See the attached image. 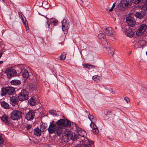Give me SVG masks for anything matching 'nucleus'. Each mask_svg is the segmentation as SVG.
<instances>
[{"mask_svg": "<svg viewBox=\"0 0 147 147\" xmlns=\"http://www.w3.org/2000/svg\"><path fill=\"white\" fill-rule=\"evenodd\" d=\"M49 133V134H56L57 136H60L63 132V130L59 129L55 123H50V125L48 129Z\"/></svg>", "mask_w": 147, "mask_h": 147, "instance_id": "f257e3e1", "label": "nucleus"}, {"mask_svg": "<svg viewBox=\"0 0 147 147\" xmlns=\"http://www.w3.org/2000/svg\"><path fill=\"white\" fill-rule=\"evenodd\" d=\"M88 116L89 119L91 121L90 126L92 129V131L93 133L95 135L99 133V130L94 123L96 122V118H94L93 115H90V113H89Z\"/></svg>", "mask_w": 147, "mask_h": 147, "instance_id": "f03ea898", "label": "nucleus"}, {"mask_svg": "<svg viewBox=\"0 0 147 147\" xmlns=\"http://www.w3.org/2000/svg\"><path fill=\"white\" fill-rule=\"evenodd\" d=\"M59 129L63 130L65 126L69 127L71 125L70 122L67 119H61L56 122Z\"/></svg>", "mask_w": 147, "mask_h": 147, "instance_id": "7ed1b4c3", "label": "nucleus"}, {"mask_svg": "<svg viewBox=\"0 0 147 147\" xmlns=\"http://www.w3.org/2000/svg\"><path fill=\"white\" fill-rule=\"evenodd\" d=\"M15 88L12 87H8L3 88L1 90V94L2 96H5L7 94L11 95L15 92Z\"/></svg>", "mask_w": 147, "mask_h": 147, "instance_id": "20e7f679", "label": "nucleus"}, {"mask_svg": "<svg viewBox=\"0 0 147 147\" xmlns=\"http://www.w3.org/2000/svg\"><path fill=\"white\" fill-rule=\"evenodd\" d=\"M22 113L20 111L15 110L11 113L10 118L13 120H17L22 117Z\"/></svg>", "mask_w": 147, "mask_h": 147, "instance_id": "39448f33", "label": "nucleus"}, {"mask_svg": "<svg viewBox=\"0 0 147 147\" xmlns=\"http://www.w3.org/2000/svg\"><path fill=\"white\" fill-rule=\"evenodd\" d=\"M18 98L20 101H23L28 99V92L25 89H22L18 94Z\"/></svg>", "mask_w": 147, "mask_h": 147, "instance_id": "423d86ee", "label": "nucleus"}, {"mask_svg": "<svg viewBox=\"0 0 147 147\" xmlns=\"http://www.w3.org/2000/svg\"><path fill=\"white\" fill-rule=\"evenodd\" d=\"M78 136L77 135L73 134L71 131L67 132L66 134L65 137H66L67 139V140H66L67 142L71 140L74 141L77 140V141H78Z\"/></svg>", "mask_w": 147, "mask_h": 147, "instance_id": "0eeeda50", "label": "nucleus"}, {"mask_svg": "<svg viewBox=\"0 0 147 147\" xmlns=\"http://www.w3.org/2000/svg\"><path fill=\"white\" fill-rule=\"evenodd\" d=\"M5 73L9 78H11L12 77L16 76L17 75V72L15 69H10L9 68L6 69Z\"/></svg>", "mask_w": 147, "mask_h": 147, "instance_id": "6e6552de", "label": "nucleus"}, {"mask_svg": "<svg viewBox=\"0 0 147 147\" xmlns=\"http://www.w3.org/2000/svg\"><path fill=\"white\" fill-rule=\"evenodd\" d=\"M34 116L35 112L33 110H30L26 114L25 117L28 120H31L33 119Z\"/></svg>", "mask_w": 147, "mask_h": 147, "instance_id": "1a4fd4ad", "label": "nucleus"}, {"mask_svg": "<svg viewBox=\"0 0 147 147\" xmlns=\"http://www.w3.org/2000/svg\"><path fill=\"white\" fill-rule=\"evenodd\" d=\"M147 25L146 24H142L140 27L138 29L136 32L137 36H140L144 33L147 28Z\"/></svg>", "mask_w": 147, "mask_h": 147, "instance_id": "9d476101", "label": "nucleus"}, {"mask_svg": "<svg viewBox=\"0 0 147 147\" xmlns=\"http://www.w3.org/2000/svg\"><path fill=\"white\" fill-rule=\"evenodd\" d=\"M61 22L63 31H67L69 27V22L66 20H64L62 21Z\"/></svg>", "mask_w": 147, "mask_h": 147, "instance_id": "9b49d317", "label": "nucleus"}, {"mask_svg": "<svg viewBox=\"0 0 147 147\" xmlns=\"http://www.w3.org/2000/svg\"><path fill=\"white\" fill-rule=\"evenodd\" d=\"M126 21L128 25L131 27L134 26L136 23L134 18L130 16H128L126 18Z\"/></svg>", "mask_w": 147, "mask_h": 147, "instance_id": "f8f14e48", "label": "nucleus"}, {"mask_svg": "<svg viewBox=\"0 0 147 147\" xmlns=\"http://www.w3.org/2000/svg\"><path fill=\"white\" fill-rule=\"evenodd\" d=\"M18 102V100L17 97L12 96L10 97V104L13 106L17 105Z\"/></svg>", "mask_w": 147, "mask_h": 147, "instance_id": "ddd939ff", "label": "nucleus"}, {"mask_svg": "<svg viewBox=\"0 0 147 147\" xmlns=\"http://www.w3.org/2000/svg\"><path fill=\"white\" fill-rule=\"evenodd\" d=\"M2 121L7 125L10 124L11 123V121L10 118L6 115H4L1 117Z\"/></svg>", "mask_w": 147, "mask_h": 147, "instance_id": "4468645a", "label": "nucleus"}, {"mask_svg": "<svg viewBox=\"0 0 147 147\" xmlns=\"http://www.w3.org/2000/svg\"><path fill=\"white\" fill-rule=\"evenodd\" d=\"M19 15L20 18L22 20V22L25 25L26 28V30H29V28L28 26V22L27 21L25 17H23V15L21 13L20 14L19 13Z\"/></svg>", "mask_w": 147, "mask_h": 147, "instance_id": "2eb2a0df", "label": "nucleus"}, {"mask_svg": "<svg viewBox=\"0 0 147 147\" xmlns=\"http://www.w3.org/2000/svg\"><path fill=\"white\" fill-rule=\"evenodd\" d=\"M81 142H83V144L84 145V147H90L91 146V144H93L94 143V141H90L87 139L84 140H82Z\"/></svg>", "mask_w": 147, "mask_h": 147, "instance_id": "dca6fc26", "label": "nucleus"}, {"mask_svg": "<svg viewBox=\"0 0 147 147\" xmlns=\"http://www.w3.org/2000/svg\"><path fill=\"white\" fill-rule=\"evenodd\" d=\"M104 32L109 36H113V29L111 27H107L105 29Z\"/></svg>", "mask_w": 147, "mask_h": 147, "instance_id": "f3484780", "label": "nucleus"}, {"mask_svg": "<svg viewBox=\"0 0 147 147\" xmlns=\"http://www.w3.org/2000/svg\"><path fill=\"white\" fill-rule=\"evenodd\" d=\"M37 88V86L36 84H31L28 85L27 88L29 90L33 91L36 89Z\"/></svg>", "mask_w": 147, "mask_h": 147, "instance_id": "a211bd4d", "label": "nucleus"}, {"mask_svg": "<svg viewBox=\"0 0 147 147\" xmlns=\"http://www.w3.org/2000/svg\"><path fill=\"white\" fill-rule=\"evenodd\" d=\"M145 15V13L144 11H141L135 13V16L137 18H142Z\"/></svg>", "mask_w": 147, "mask_h": 147, "instance_id": "6ab92c4d", "label": "nucleus"}, {"mask_svg": "<svg viewBox=\"0 0 147 147\" xmlns=\"http://www.w3.org/2000/svg\"><path fill=\"white\" fill-rule=\"evenodd\" d=\"M122 3L126 7L130 6L132 3L131 0H122Z\"/></svg>", "mask_w": 147, "mask_h": 147, "instance_id": "aec40b11", "label": "nucleus"}, {"mask_svg": "<svg viewBox=\"0 0 147 147\" xmlns=\"http://www.w3.org/2000/svg\"><path fill=\"white\" fill-rule=\"evenodd\" d=\"M125 34L129 37H131L134 34V32L132 30L131 28H129V29L126 30Z\"/></svg>", "mask_w": 147, "mask_h": 147, "instance_id": "412c9836", "label": "nucleus"}, {"mask_svg": "<svg viewBox=\"0 0 147 147\" xmlns=\"http://www.w3.org/2000/svg\"><path fill=\"white\" fill-rule=\"evenodd\" d=\"M36 98L34 97H32L29 100L28 102L30 105L32 106L35 105V103L36 102Z\"/></svg>", "mask_w": 147, "mask_h": 147, "instance_id": "4be33fe9", "label": "nucleus"}, {"mask_svg": "<svg viewBox=\"0 0 147 147\" xmlns=\"http://www.w3.org/2000/svg\"><path fill=\"white\" fill-rule=\"evenodd\" d=\"M34 133L36 136H39L41 134V131L38 128H36L34 130Z\"/></svg>", "mask_w": 147, "mask_h": 147, "instance_id": "5701e85b", "label": "nucleus"}, {"mask_svg": "<svg viewBox=\"0 0 147 147\" xmlns=\"http://www.w3.org/2000/svg\"><path fill=\"white\" fill-rule=\"evenodd\" d=\"M1 104L2 107L5 109H8L9 108V105L5 101L1 102Z\"/></svg>", "mask_w": 147, "mask_h": 147, "instance_id": "b1692460", "label": "nucleus"}, {"mask_svg": "<svg viewBox=\"0 0 147 147\" xmlns=\"http://www.w3.org/2000/svg\"><path fill=\"white\" fill-rule=\"evenodd\" d=\"M11 83L13 85H18L21 84V82L18 80H14L11 81Z\"/></svg>", "mask_w": 147, "mask_h": 147, "instance_id": "393cba45", "label": "nucleus"}, {"mask_svg": "<svg viewBox=\"0 0 147 147\" xmlns=\"http://www.w3.org/2000/svg\"><path fill=\"white\" fill-rule=\"evenodd\" d=\"M77 132L79 136L81 137H84L85 134V131L80 129H78Z\"/></svg>", "mask_w": 147, "mask_h": 147, "instance_id": "a878e982", "label": "nucleus"}, {"mask_svg": "<svg viewBox=\"0 0 147 147\" xmlns=\"http://www.w3.org/2000/svg\"><path fill=\"white\" fill-rule=\"evenodd\" d=\"M23 77L24 78H27L29 76V73L28 71L26 69L22 72Z\"/></svg>", "mask_w": 147, "mask_h": 147, "instance_id": "bb28decb", "label": "nucleus"}, {"mask_svg": "<svg viewBox=\"0 0 147 147\" xmlns=\"http://www.w3.org/2000/svg\"><path fill=\"white\" fill-rule=\"evenodd\" d=\"M107 51L111 57L114 54V50L111 47H109L107 48Z\"/></svg>", "mask_w": 147, "mask_h": 147, "instance_id": "cd10ccee", "label": "nucleus"}, {"mask_svg": "<svg viewBox=\"0 0 147 147\" xmlns=\"http://www.w3.org/2000/svg\"><path fill=\"white\" fill-rule=\"evenodd\" d=\"M83 66L84 67L88 69L94 68L95 67L94 65H89L88 64H83Z\"/></svg>", "mask_w": 147, "mask_h": 147, "instance_id": "c85d7f7f", "label": "nucleus"}, {"mask_svg": "<svg viewBox=\"0 0 147 147\" xmlns=\"http://www.w3.org/2000/svg\"><path fill=\"white\" fill-rule=\"evenodd\" d=\"M47 3V2L45 1L42 2L41 0H38L36 1V3L39 6H41L42 5H44L45 4Z\"/></svg>", "mask_w": 147, "mask_h": 147, "instance_id": "c756f323", "label": "nucleus"}, {"mask_svg": "<svg viewBox=\"0 0 147 147\" xmlns=\"http://www.w3.org/2000/svg\"><path fill=\"white\" fill-rule=\"evenodd\" d=\"M66 54L65 53H63L60 56V60H64L66 57Z\"/></svg>", "mask_w": 147, "mask_h": 147, "instance_id": "7c9ffc66", "label": "nucleus"}, {"mask_svg": "<svg viewBox=\"0 0 147 147\" xmlns=\"http://www.w3.org/2000/svg\"><path fill=\"white\" fill-rule=\"evenodd\" d=\"M105 36V34L102 33H100L98 35V37L101 39H104Z\"/></svg>", "mask_w": 147, "mask_h": 147, "instance_id": "2f4dec72", "label": "nucleus"}, {"mask_svg": "<svg viewBox=\"0 0 147 147\" xmlns=\"http://www.w3.org/2000/svg\"><path fill=\"white\" fill-rule=\"evenodd\" d=\"M143 0H132L133 3L134 4H137L140 2H143Z\"/></svg>", "mask_w": 147, "mask_h": 147, "instance_id": "473e14b6", "label": "nucleus"}, {"mask_svg": "<svg viewBox=\"0 0 147 147\" xmlns=\"http://www.w3.org/2000/svg\"><path fill=\"white\" fill-rule=\"evenodd\" d=\"M142 8L145 11L147 10V0L146 1L145 4L143 5Z\"/></svg>", "mask_w": 147, "mask_h": 147, "instance_id": "72a5a7b5", "label": "nucleus"}, {"mask_svg": "<svg viewBox=\"0 0 147 147\" xmlns=\"http://www.w3.org/2000/svg\"><path fill=\"white\" fill-rule=\"evenodd\" d=\"M46 18L47 19V22H46V24H45V25L46 27H47V28H49L50 26V23H49L48 22L49 18L47 17Z\"/></svg>", "mask_w": 147, "mask_h": 147, "instance_id": "f704fd0d", "label": "nucleus"}, {"mask_svg": "<svg viewBox=\"0 0 147 147\" xmlns=\"http://www.w3.org/2000/svg\"><path fill=\"white\" fill-rule=\"evenodd\" d=\"M97 76H94L92 77V79L94 81H99V79L98 78H97Z\"/></svg>", "mask_w": 147, "mask_h": 147, "instance_id": "c9c22d12", "label": "nucleus"}, {"mask_svg": "<svg viewBox=\"0 0 147 147\" xmlns=\"http://www.w3.org/2000/svg\"><path fill=\"white\" fill-rule=\"evenodd\" d=\"M115 3H114L113 4L112 7H111L109 10V12H111V11H112L113 10V8L115 7Z\"/></svg>", "mask_w": 147, "mask_h": 147, "instance_id": "e433bc0d", "label": "nucleus"}, {"mask_svg": "<svg viewBox=\"0 0 147 147\" xmlns=\"http://www.w3.org/2000/svg\"><path fill=\"white\" fill-rule=\"evenodd\" d=\"M49 113L53 115L54 116L55 115L56 116L57 115L55 113L54 111L52 110H49Z\"/></svg>", "mask_w": 147, "mask_h": 147, "instance_id": "4c0bfd02", "label": "nucleus"}, {"mask_svg": "<svg viewBox=\"0 0 147 147\" xmlns=\"http://www.w3.org/2000/svg\"><path fill=\"white\" fill-rule=\"evenodd\" d=\"M32 127V125L30 124H27L26 126V128L27 130H29Z\"/></svg>", "mask_w": 147, "mask_h": 147, "instance_id": "58836bf2", "label": "nucleus"}, {"mask_svg": "<svg viewBox=\"0 0 147 147\" xmlns=\"http://www.w3.org/2000/svg\"><path fill=\"white\" fill-rule=\"evenodd\" d=\"M3 142V140L1 136H0V145L2 144Z\"/></svg>", "mask_w": 147, "mask_h": 147, "instance_id": "ea45409f", "label": "nucleus"}, {"mask_svg": "<svg viewBox=\"0 0 147 147\" xmlns=\"http://www.w3.org/2000/svg\"><path fill=\"white\" fill-rule=\"evenodd\" d=\"M124 99L126 101L127 103H128V102L129 101V98L127 97H125Z\"/></svg>", "mask_w": 147, "mask_h": 147, "instance_id": "a19ab883", "label": "nucleus"}, {"mask_svg": "<svg viewBox=\"0 0 147 147\" xmlns=\"http://www.w3.org/2000/svg\"><path fill=\"white\" fill-rule=\"evenodd\" d=\"M73 125H74L75 126V127H76V129H77L78 127H79L78 125L75 123H73Z\"/></svg>", "mask_w": 147, "mask_h": 147, "instance_id": "79ce46f5", "label": "nucleus"}, {"mask_svg": "<svg viewBox=\"0 0 147 147\" xmlns=\"http://www.w3.org/2000/svg\"><path fill=\"white\" fill-rule=\"evenodd\" d=\"M47 31H48V33L50 34L51 33V31H52L51 29L50 30H48Z\"/></svg>", "mask_w": 147, "mask_h": 147, "instance_id": "37998d69", "label": "nucleus"}, {"mask_svg": "<svg viewBox=\"0 0 147 147\" xmlns=\"http://www.w3.org/2000/svg\"><path fill=\"white\" fill-rule=\"evenodd\" d=\"M3 62V61H0V65L1 64H2Z\"/></svg>", "mask_w": 147, "mask_h": 147, "instance_id": "c03bdc74", "label": "nucleus"}, {"mask_svg": "<svg viewBox=\"0 0 147 147\" xmlns=\"http://www.w3.org/2000/svg\"><path fill=\"white\" fill-rule=\"evenodd\" d=\"M2 53H0V58L1 57L2 55Z\"/></svg>", "mask_w": 147, "mask_h": 147, "instance_id": "a18cd8bd", "label": "nucleus"}, {"mask_svg": "<svg viewBox=\"0 0 147 147\" xmlns=\"http://www.w3.org/2000/svg\"><path fill=\"white\" fill-rule=\"evenodd\" d=\"M47 7H47V8L48 7L49 5L48 3H47Z\"/></svg>", "mask_w": 147, "mask_h": 147, "instance_id": "49530a36", "label": "nucleus"}, {"mask_svg": "<svg viewBox=\"0 0 147 147\" xmlns=\"http://www.w3.org/2000/svg\"><path fill=\"white\" fill-rule=\"evenodd\" d=\"M80 1H81L82 2V3H83V1L82 0H80Z\"/></svg>", "mask_w": 147, "mask_h": 147, "instance_id": "de8ad7c7", "label": "nucleus"}, {"mask_svg": "<svg viewBox=\"0 0 147 147\" xmlns=\"http://www.w3.org/2000/svg\"><path fill=\"white\" fill-rule=\"evenodd\" d=\"M138 105H139V102H138V103H137Z\"/></svg>", "mask_w": 147, "mask_h": 147, "instance_id": "09e8293b", "label": "nucleus"}, {"mask_svg": "<svg viewBox=\"0 0 147 147\" xmlns=\"http://www.w3.org/2000/svg\"><path fill=\"white\" fill-rule=\"evenodd\" d=\"M146 55H147V51L146 52Z\"/></svg>", "mask_w": 147, "mask_h": 147, "instance_id": "8fccbe9b", "label": "nucleus"}, {"mask_svg": "<svg viewBox=\"0 0 147 147\" xmlns=\"http://www.w3.org/2000/svg\"><path fill=\"white\" fill-rule=\"evenodd\" d=\"M3 2H4V0H2Z\"/></svg>", "mask_w": 147, "mask_h": 147, "instance_id": "3c124183", "label": "nucleus"}, {"mask_svg": "<svg viewBox=\"0 0 147 147\" xmlns=\"http://www.w3.org/2000/svg\"><path fill=\"white\" fill-rule=\"evenodd\" d=\"M117 27H116L115 28V29H117Z\"/></svg>", "mask_w": 147, "mask_h": 147, "instance_id": "603ef678", "label": "nucleus"}]
</instances>
